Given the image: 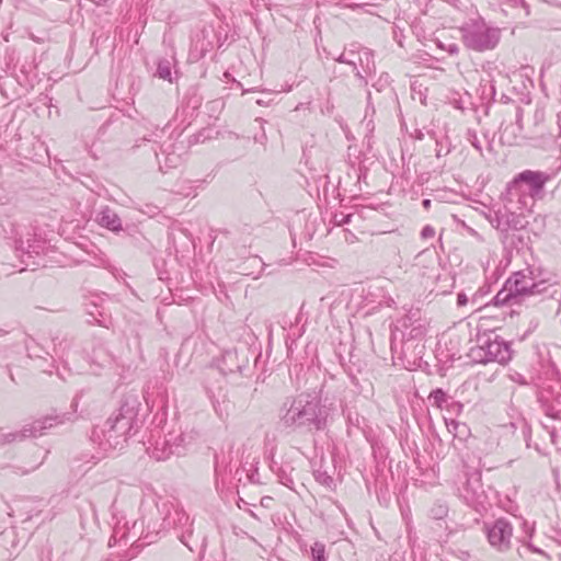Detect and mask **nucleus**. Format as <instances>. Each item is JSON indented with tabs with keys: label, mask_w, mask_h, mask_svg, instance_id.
<instances>
[{
	"label": "nucleus",
	"mask_w": 561,
	"mask_h": 561,
	"mask_svg": "<svg viewBox=\"0 0 561 561\" xmlns=\"http://www.w3.org/2000/svg\"><path fill=\"white\" fill-rule=\"evenodd\" d=\"M331 409L321 399L311 393H300L287 399L280 410V422L285 427L323 431L327 427Z\"/></svg>",
	"instance_id": "f257e3e1"
},
{
	"label": "nucleus",
	"mask_w": 561,
	"mask_h": 561,
	"mask_svg": "<svg viewBox=\"0 0 561 561\" xmlns=\"http://www.w3.org/2000/svg\"><path fill=\"white\" fill-rule=\"evenodd\" d=\"M550 180L546 172L525 170L507 184L506 199L511 206L516 204L518 210H531L536 199L543 196L545 185Z\"/></svg>",
	"instance_id": "f03ea898"
},
{
	"label": "nucleus",
	"mask_w": 561,
	"mask_h": 561,
	"mask_svg": "<svg viewBox=\"0 0 561 561\" xmlns=\"http://www.w3.org/2000/svg\"><path fill=\"white\" fill-rule=\"evenodd\" d=\"M136 416L134 408L122 405L116 414L107 419L100 432L96 430L93 432V439L98 440L104 451L123 448L134 427Z\"/></svg>",
	"instance_id": "7ed1b4c3"
},
{
	"label": "nucleus",
	"mask_w": 561,
	"mask_h": 561,
	"mask_svg": "<svg viewBox=\"0 0 561 561\" xmlns=\"http://www.w3.org/2000/svg\"><path fill=\"white\" fill-rule=\"evenodd\" d=\"M546 280L536 282L530 271L514 273L494 297L495 305H516L547 290Z\"/></svg>",
	"instance_id": "20e7f679"
},
{
	"label": "nucleus",
	"mask_w": 561,
	"mask_h": 561,
	"mask_svg": "<svg viewBox=\"0 0 561 561\" xmlns=\"http://www.w3.org/2000/svg\"><path fill=\"white\" fill-rule=\"evenodd\" d=\"M469 356L476 363L496 362L503 365L511 360L512 351L510 344L499 336L494 339L486 337L480 340L477 346L470 348Z\"/></svg>",
	"instance_id": "39448f33"
},
{
	"label": "nucleus",
	"mask_w": 561,
	"mask_h": 561,
	"mask_svg": "<svg viewBox=\"0 0 561 561\" xmlns=\"http://www.w3.org/2000/svg\"><path fill=\"white\" fill-rule=\"evenodd\" d=\"M463 44L476 51L493 49L500 41V32L484 23H473L462 28Z\"/></svg>",
	"instance_id": "423d86ee"
},
{
	"label": "nucleus",
	"mask_w": 561,
	"mask_h": 561,
	"mask_svg": "<svg viewBox=\"0 0 561 561\" xmlns=\"http://www.w3.org/2000/svg\"><path fill=\"white\" fill-rule=\"evenodd\" d=\"M485 534L489 543L495 550L505 552L511 549L513 525L507 519L499 518L491 525H485Z\"/></svg>",
	"instance_id": "0eeeda50"
},
{
	"label": "nucleus",
	"mask_w": 561,
	"mask_h": 561,
	"mask_svg": "<svg viewBox=\"0 0 561 561\" xmlns=\"http://www.w3.org/2000/svg\"><path fill=\"white\" fill-rule=\"evenodd\" d=\"M492 222L496 229L503 232L519 230L527 224L526 218L523 215V210H518L516 205L511 206L506 198L504 208L495 213V217Z\"/></svg>",
	"instance_id": "6e6552de"
},
{
	"label": "nucleus",
	"mask_w": 561,
	"mask_h": 561,
	"mask_svg": "<svg viewBox=\"0 0 561 561\" xmlns=\"http://www.w3.org/2000/svg\"><path fill=\"white\" fill-rule=\"evenodd\" d=\"M96 221L100 226L107 228L112 231H118L122 229V222L117 214L108 208L105 207L96 216Z\"/></svg>",
	"instance_id": "1a4fd4ad"
},
{
	"label": "nucleus",
	"mask_w": 561,
	"mask_h": 561,
	"mask_svg": "<svg viewBox=\"0 0 561 561\" xmlns=\"http://www.w3.org/2000/svg\"><path fill=\"white\" fill-rule=\"evenodd\" d=\"M445 424L450 434L455 437L463 438L468 435L469 428L465 423H460L456 420H447L445 419Z\"/></svg>",
	"instance_id": "9d476101"
},
{
	"label": "nucleus",
	"mask_w": 561,
	"mask_h": 561,
	"mask_svg": "<svg viewBox=\"0 0 561 561\" xmlns=\"http://www.w3.org/2000/svg\"><path fill=\"white\" fill-rule=\"evenodd\" d=\"M39 428L41 430H47L50 427H54L55 425L62 424L64 423V416L62 415H48L42 417L39 421Z\"/></svg>",
	"instance_id": "9b49d317"
},
{
	"label": "nucleus",
	"mask_w": 561,
	"mask_h": 561,
	"mask_svg": "<svg viewBox=\"0 0 561 561\" xmlns=\"http://www.w3.org/2000/svg\"><path fill=\"white\" fill-rule=\"evenodd\" d=\"M157 73L159 78L168 81H172L171 75V62L167 59L160 60L158 64Z\"/></svg>",
	"instance_id": "f8f14e48"
},
{
	"label": "nucleus",
	"mask_w": 561,
	"mask_h": 561,
	"mask_svg": "<svg viewBox=\"0 0 561 561\" xmlns=\"http://www.w3.org/2000/svg\"><path fill=\"white\" fill-rule=\"evenodd\" d=\"M430 400L437 408L442 409L443 404L447 401V394L442 389H435L430 394Z\"/></svg>",
	"instance_id": "ddd939ff"
},
{
	"label": "nucleus",
	"mask_w": 561,
	"mask_h": 561,
	"mask_svg": "<svg viewBox=\"0 0 561 561\" xmlns=\"http://www.w3.org/2000/svg\"><path fill=\"white\" fill-rule=\"evenodd\" d=\"M311 556L313 561H327L325 546L322 542H314L311 547Z\"/></svg>",
	"instance_id": "4468645a"
},
{
	"label": "nucleus",
	"mask_w": 561,
	"mask_h": 561,
	"mask_svg": "<svg viewBox=\"0 0 561 561\" xmlns=\"http://www.w3.org/2000/svg\"><path fill=\"white\" fill-rule=\"evenodd\" d=\"M432 514L434 518H443L447 514V507L444 505H438L436 508L432 510Z\"/></svg>",
	"instance_id": "2eb2a0df"
},
{
	"label": "nucleus",
	"mask_w": 561,
	"mask_h": 561,
	"mask_svg": "<svg viewBox=\"0 0 561 561\" xmlns=\"http://www.w3.org/2000/svg\"><path fill=\"white\" fill-rule=\"evenodd\" d=\"M468 140L470 141V144L478 150V151H482V147L480 145V141L477 137V135L474 133H471L469 131L468 133Z\"/></svg>",
	"instance_id": "dca6fc26"
},
{
	"label": "nucleus",
	"mask_w": 561,
	"mask_h": 561,
	"mask_svg": "<svg viewBox=\"0 0 561 561\" xmlns=\"http://www.w3.org/2000/svg\"><path fill=\"white\" fill-rule=\"evenodd\" d=\"M435 236V229L432 226H425L421 231V237L423 239H431Z\"/></svg>",
	"instance_id": "f3484780"
},
{
	"label": "nucleus",
	"mask_w": 561,
	"mask_h": 561,
	"mask_svg": "<svg viewBox=\"0 0 561 561\" xmlns=\"http://www.w3.org/2000/svg\"><path fill=\"white\" fill-rule=\"evenodd\" d=\"M11 435H12V440H16L18 438L32 436V430H24L22 433L11 434Z\"/></svg>",
	"instance_id": "a211bd4d"
},
{
	"label": "nucleus",
	"mask_w": 561,
	"mask_h": 561,
	"mask_svg": "<svg viewBox=\"0 0 561 561\" xmlns=\"http://www.w3.org/2000/svg\"><path fill=\"white\" fill-rule=\"evenodd\" d=\"M467 304H468L467 295L462 294V293L458 294V296H457V305L458 306H465Z\"/></svg>",
	"instance_id": "6ab92c4d"
},
{
	"label": "nucleus",
	"mask_w": 561,
	"mask_h": 561,
	"mask_svg": "<svg viewBox=\"0 0 561 561\" xmlns=\"http://www.w3.org/2000/svg\"><path fill=\"white\" fill-rule=\"evenodd\" d=\"M515 4H519L522 5L525 10H526V15L529 14V7L528 4L525 2V0H515Z\"/></svg>",
	"instance_id": "aec40b11"
},
{
	"label": "nucleus",
	"mask_w": 561,
	"mask_h": 561,
	"mask_svg": "<svg viewBox=\"0 0 561 561\" xmlns=\"http://www.w3.org/2000/svg\"><path fill=\"white\" fill-rule=\"evenodd\" d=\"M527 548H528L529 550H531L533 552H536V553H543V552H542V550H540V549H538V548L534 547L531 543H527Z\"/></svg>",
	"instance_id": "412c9836"
},
{
	"label": "nucleus",
	"mask_w": 561,
	"mask_h": 561,
	"mask_svg": "<svg viewBox=\"0 0 561 561\" xmlns=\"http://www.w3.org/2000/svg\"><path fill=\"white\" fill-rule=\"evenodd\" d=\"M458 50H459V49H458V46H457V45H455V44L450 45V46H449V48H448V51H449L450 54H457V53H458Z\"/></svg>",
	"instance_id": "4be33fe9"
},
{
	"label": "nucleus",
	"mask_w": 561,
	"mask_h": 561,
	"mask_svg": "<svg viewBox=\"0 0 561 561\" xmlns=\"http://www.w3.org/2000/svg\"><path fill=\"white\" fill-rule=\"evenodd\" d=\"M250 263L262 265V262L259 257H252L249 260Z\"/></svg>",
	"instance_id": "5701e85b"
},
{
	"label": "nucleus",
	"mask_w": 561,
	"mask_h": 561,
	"mask_svg": "<svg viewBox=\"0 0 561 561\" xmlns=\"http://www.w3.org/2000/svg\"><path fill=\"white\" fill-rule=\"evenodd\" d=\"M157 460H163L165 458H168V456H161V455H158L156 451H153V455H152Z\"/></svg>",
	"instance_id": "b1692460"
},
{
	"label": "nucleus",
	"mask_w": 561,
	"mask_h": 561,
	"mask_svg": "<svg viewBox=\"0 0 561 561\" xmlns=\"http://www.w3.org/2000/svg\"><path fill=\"white\" fill-rule=\"evenodd\" d=\"M422 204H423L424 208H428V207H430V205H431V201H430V199H424V201L422 202Z\"/></svg>",
	"instance_id": "393cba45"
},
{
	"label": "nucleus",
	"mask_w": 561,
	"mask_h": 561,
	"mask_svg": "<svg viewBox=\"0 0 561 561\" xmlns=\"http://www.w3.org/2000/svg\"><path fill=\"white\" fill-rule=\"evenodd\" d=\"M339 61H341V62H346V61H345V58H343V56H341V57L339 58Z\"/></svg>",
	"instance_id": "a878e982"
}]
</instances>
